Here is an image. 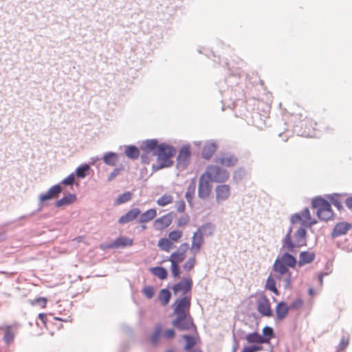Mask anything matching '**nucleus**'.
<instances>
[{"label": "nucleus", "instance_id": "nucleus-1", "mask_svg": "<svg viewBox=\"0 0 352 352\" xmlns=\"http://www.w3.org/2000/svg\"><path fill=\"white\" fill-rule=\"evenodd\" d=\"M217 58L218 60L214 59V61L221 64L226 72L224 78L217 83L221 96V110H232L237 102L243 101L245 98V83L242 79L244 63L239 58L236 61L232 60L229 62L227 60L221 61L219 56Z\"/></svg>", "mask_w": 352, "mask_h": 352}, {"label": "nucleus", "instance_id": "nucleus-2", "mask_svg": "<svg viewBox=\"0 0 352 352\" xmlns=\"http://www.w3.org/2000/svg\"><path fill=\"white\" fill-rule=\"evenodd\" d=\"M284 239L281 240V248L284 250L283 254H279L275 259L272 265V272L274 273H279L280 275H285L292 272L290 269H295L297 266V258L293 255V253H296L297 249L299 248H290L284 245Z\"/></svg>", "mask_w": 352, "mask_h": 352}, {"label": "nucleus", "instance_id": "nucleus-3", "mask_svg": "<svg viewBox=\"0 0 352 352\" xmlns=\"http://www.w3.org/2000/svg\"><path fill=\"white\" fill-rule=\"evenodd\" d=\"M289 123L293 128V132L298 136L316 137L318 135L316 132L318 122L302 113L292 114Z\"/></svg>", "mask_w": 352, "mask_h": 352}, {"label": "nucleus", "instance_id": "nucleus-4", "mask_svg": "<svg viewBox=\"0 0 352 352\" xmlns=\"http://www.w3.org/2000/svg\"><path fill=\"white\" fill-rule=\"evenodd\" d=\"M300 223V226L293 234L294 240L292 239L293 227L290 226L288 228L287 231L285 236L283 237L285 241L284 245L285 247L287 246L292 249L293 248H302L304 246H307V228H309L308 221L305 219H302Z\"/></svg>", "mask_w": 352, "mask_h": 352}, {"label": "nucleus", "instance_id": "nucleus-5", "mask_svg": "<svg viewBox=\"0 0 352 352\" xmlns=\"http://www.w3.org/2000/svg\"><path fill=\"white\" fill-rule=\"evenodd\" d=\"M175 154L176 148L174 146L166 142H161L155 155L158 164H153V170L157 171L164 168L173 166L174 164L173 158L175 157Z\"/></svg>", "mask_w": 352, "mask_h": 352}, {"label": "nucleus", "instance_id": "nucleus-6", "mask_svg": "<svg viewBox=\"0 0 352 352\" xmlns=\"http://www.w3.org/2000/svg\"><path fill=\"white\" fill-rule=\"evenodd\" d=\"M311 207L317 210L316 214L319 219L328 221L333 219L334 213L331 203L322 196L312 199Z\"/></svg>", "mask_w": 352, "mask_h": 352}, {"label": "nucleus", "instance_id": "nucleus-7", "mask_svg": "<svg viewBox=\"0 0 352 352\" xmlns=\"http://www.w3.org/2000/svg\"><path fill=\"white\" fill-rule=\"evenodd\" d=\"M62 192L63 186L58 184L53 185L45 192L40 194L38 197L39 204L38 209L29 214L19 217L18 220L34 216L36 212L41 211L43 209V205L45 201L58 198Z\"/></svg>", "mask_w": 352, "mask_h": 352}, {"label": "nucleus", "instance_id": "nucleus-8", "mask_svg": "<svg viewBox=\"0 0 352 352\" xmlns=\"http://www.w3.org/2000/svg\"><path fill=\"white\" fill-rule=\"evenodd\" d=\"M203 175L211 182L221 184L225 183L230 177L229 172L226 169L217 165L208 166Z\"/></svg>", "mask_w": 352, "mask_h": 352}, {"label": "nucleus", "instance_id": "nucleus-9", "mask_svg": "<svg viewBox=\"0 0 352 352\" xmlns=\"http://www.w3.org/2000/svg\"><path fill=\"white\" fill-rule=\"evenodd\" d=\"M191 305V296H182L172 305L175 315H189Z\"/></svg>", "mask_w": 352, "mask_h": 352}, {"label": "nucleus", "instance_id": "nucleus-10", "mask_svg": "<svg viewBox=\"0 0 352 352\" xmlns=\"http://www.w3.org/2000/svg\"><path fill=\"white\" fill-rule=\"evenodd\" d=\"M191 158V147L189 144H184L179 150L176 157V166L180 170L188 168Z\"/></svg>", "mask_w": 352, "mask_h": 352}, {"label": "nucleus", "instance_id": "nucleus-11", "mask_svg": "<svg viewBox=\"0 0 352 352\" xmlns=\"http://www.w3.org/2000/svg\"><path fill=\"white\" fill-rule=\"evenodd\" d=\"M176 318L173 320L172 325L179 331H189L192 329H196L192 316L189 315H175Z\"/></svg>", "mask_w": 352, "mask_h": 352}, {"label": "nucleus", "instance_id": "nucleus-12", "mask_svg": "<svg viewBox=\"0 0 352 352\" xmlns=\"http://www.w3.org/2000/svg\"><path fill=\"white\" fill-rule=\"evenodd\" d=\"M192 285L193 282L190 277H183L180 281L175 283L171 288L175 295L182 292V296H188L187 294L191 292Z\"/></svg>", "mask_w": 352, "mask_h": 352}, {"label": "nucleus", "instance_id": "nucleus-13", "mask_svg": "<svg viewBox=\"0 0 352 352\" xmlns=\"http://www.w3.org/2000/svg\"><path fill=\"white\" fill-rule=\"evenodd\" d=\"M257 311L262 316L270 318L274 315L270 300L265 294L261 295L257 300Z\"/></svg>", "mask_w": 352, "mask_h": 352}, {"label": "nucleus", "instance_id": "nucleus-14", "mask_svg": "<svg viewBox=\"0 0 352 352\" xmlns=\"http://www.w3.org/2000/svg\"><path fill=\"white\" fill-rule=\"evenodd\" d=\"M211 181L203 174L200 176L198 185V197L201 199H206L209 197L212 185L210 184Z\"/></svg>", "mask_w": 352, "mask_h": 352}, {"label": "nucleus", "instance_id": "nucleus-15", "mask_svg": "<svg viewBox=\"0 0 352 352\" xmlns=\"http://www.w3.org/2000/svg\"><path fill=\"white\" fill-rule=\"evenodd\" d=\"M160 142L157 139H147L142 141L140 146V150L146 153H151L153 156H155L160 147Z\"/></svg>", "mask_w": 352, "mask_h": 352}, {"label": "nucleus", "instance_id": "nucleus-16", "mask_svg": "<svg viewBox=\"0 0 352 352\" xmlns=\"http://www.w3.org/2000/svg\"><path fill=\"white\" fill-rule=\"evenodd\" d=\"M173 212H168L157 219L153 222V227L156 230H162L168 227L173 221Z\"/></svg>", "mask_w": 352, "mask_h": 352}, {"label": "nucleus", "instance_id": "nucleus-17", "mask_svg": "<svg viewBox=\"0 0 352 352\" xmlns=\"http://www.w3.org/2000/svg\"><path fill=\"white\" fill-rule=\"evenodd\" d=\"M352 228V223L342 221L336 223L331 233L332 239L337 238L340 236L346 234V232Z\"/></svg>", "mask_w": 352, "mask_h": 352}, {"label": "nucleus", "instance_id": "nucleus-18", "mask_svg": "<svg viewBox=\"0 0 352 352\" xmlns=\"http://www.w3.org/2000/svg\"><path fill=\"white\" fill-rule=\"evenodd\" d=\"M289 311V307L286 302L283 300L278 302L275 307V320L279 322L285 319Z\"/></svg>", "mask_w": 352, "mask_h": 352}, {"label": "nucleus", "instance_id": "nucleus-19", "mask_svg": "<svg viewBox=\"0 0 352 352\" xmlns=\"http://www.w3.org/2000/svg\"><path fill=\"white\" fill-rule=\"evenodd\" d=\"M141 214V210L138 208H133L129 210L127 212H126L124 215L121 216L118 220V223L120 225H124L130 221H132L138 218V217Z\"/></svg>", "mask_w": 352, "mask_h": 352}, {"label": "nucleus", "instance_id": "nucleus-20", "mask_svg": "<svg viewBox=\"0 0 352 352\" xmlns=\"http://www.w3.org/2000/svg\"><path fill=\"white\" fill-rule=\"evenodd\" d=\"M204 243V233L200 231V229H197L194 233L192 237V247L191 250L195 254L198 252L203 243Z\"/></svg>", "mask_w": 352, "mask_h": 352}, {"label": "nucleus", "instance_id": "nucleus-21", "mask_svg": "<svg viewBox=\"0 0 352 352\" xmlns=\"http://www.w3.org/2000/svg\"><path fill=\"white\" fill-rule=\"evenodd\" d=\"M215 192L217 202L227 200L230 196V186L228 184L218 185L215 188Z\"/></svg>", "mask_w": 352, "mask_h": 352}, {"label": "nucleus", "instance_id": "nucleus-22", "mask_svg": "<svg viewBox=\"0 0 352 352\" xmlns=\"http://www.w3.org/2000/svg\"><path fill=\"white\" fill-rule=\"evenodd\" d=\"M217 144L213 140L207 141L202 149L201 156L204 159L210 160L217 149Z\"/></svg>", "mask_w": 352, "mask_h": 352}, {"label": "nucleus", "instance_id": "nucleus-23", "mask_svg": "<svg viewBox=\"0 0 352 352\" xmlns=\"http://www.w3.org/2000/svg\"><path fill=\"white\" fill-rule=\"evenodd\" d=\"M316 258V254L314 252L302 251L299 254V259L297 260V265L302 267L306 264L312 263Z\"/></svg>", "mask_w": 352, "mask_h": 352}, {"label": "nucleus", "instance_id": "nucleus-24", "mask_svg": "<svg viewBox=\"0 0 352 352\" xmlns=\"http://www.w3.org/2000/svg\"><path fill=\"white\" fill-rule=\"evenodd\" d=\"M196 189V180L195 178H192L185 193V197L188 204V206L192 208L194 207L193 198L195 196Z\"/></svg>", "mask_w": 352, "mask_h": 352}, {"label": "nucleus", "instance_id": "nucleus-25", "mask_svg": "<svg viewBox=\"0 0 352 352\" xmlns=\"http://www.w3.org/2000/svg\"><path fill=\"white\" fill-rule=\"evenodd\" d=\"M91 171L89 164L84 163L77 166L74 173L78 179H82L89 176Z\"/></svg>", "mask_w": 352, "mask_h": 352}, {"label": "nucleus", "instance_id": "nucleus-26", "mask_svg": "<svg viewBox=\"0 0 352 352\" xmlns=\"http://www.w3.org/2000/svg\"><path fill=\"white\" fill-rule=\"evenodd\" d=\"M77 199V196L74 193H67V195H64L60 199H58L55 201L54 206L56 208H60L65 206H69L73 204Z\"/></svg>", "mask_w": 352, "mask_h": 352}, {"label": "nucleus", "instance_id": "nucleus-27", "mask_svg": "<svg viewBox=\"0 0 352 352\" xmlns=\"http://www.w3.org/2000/svg\"><path fill=\"white\" fill-rule=\"evenodd\" d=\"M217 162L222 166L232 167L238 163L239 159L234 154H227L226 156L221 157Z\"/></svg>", "mask_w": 352, "mask_h": 352}, {"label": "nucleus", "instance_id": "nucleus-28", "mask_svg": "<svg viewBox=\"0 0 352 352\" xmlns=\"http://www.w3.org/2000/svg\"><path fill=\"white\" fill-rule=\"evenodd\" d=\"M274 329L270 326H265L262 329L261 340L262 344H269L270 340L275 337Z\"/></svg>", "mask_w": 352, "mask_h": 352}, {"label": "nucleus", "instance_id": "nucleus-29", "mask_svg": "<svg viewBox=\"0 0 352 352\" xmlns=\"http://www.w3.org/2000/svg\"><path fill=\"white\" fill-rule=\"evenodd\" d=\"M118 154L113 151L106 152L102 157L103 162L109 166H116L118 161Z\"/></svg>", "mask_w": 352, "mask_h": 352}, {"label": "nucleus", "instance_id": "nucleus-30", "mask_svg": "<svg viewBox=\"0 0 352 352\" xmlns=\"http://www.w3.org/2000/svg\"><path fill=\"white\" fill-rule=\"evenodd\" d=\"M140 215V217L138 220V223H145L151 221L157 216V210L150 208Z\"/></svg>", "mask_w": 352, "mask_h": 352}, {"label": "nucleus", "instance_id": "nucleus-31", "mask_svg": "<svg viewBox=\"0 0 352 352\" xmlns=\"http://www.w3.org/2000/svg\"><path fill=\"white\" fill-rule=\"evenodd\" d=\"M140 149L138 146L133 144L126 146L124 150L125 155L132 160H137L140 156Z\"/></svg>", "mask_w": 352, "mask_h": 352}, {"label": "nucleus", "instance_id": "nucleus-32", "mask_svg": "<svg viewBox=\"0 0 352 352\" xmlns=\"http://www.w3.org/2000/svg\"><path fill=\"white\" fill-rule=\"evenodd\" d=\"M280 125H283V127L276 131L278 137L281 138L283 142H287L289 138L292 135V133L289 132L288 127L291 126L290 123L287 124L286 121H281Z\"/></svg>", "mask_w": 352, "mask_h": 352}, {"label": "nucleus", "instance_id": "nucleus-33", "mask_svg": "<svg viewBox=\"0 0 352 352\" xmlns=\"http://www.w3.org/2000/svg\"><path fill=\"white\" fill-rule=\"evenodd\" d=\"M149 271L152 274L157 276L160 280L166 279L168 275L167 270L162 266H155L151 267Z\"/></svg>", "mask_w": 352, "mask_h": 352}, {"label": "nucleus", "instance_id": "nucleus-34", "mask_svg": "<svg viewBox=\"0 0 352 352\" xmlns=\"http://www.w3.org/2000/svg\"><path fill=\"white\" fill-rule=\"evenodd\" d=\"M116 249L124 248L128 246H131L133 243V239L128 238L124 236L117 237L114 240Z\"/></svg>", "mask_w": 352, "mask_h": 352}, {"label": "nucleus", "instance_id": "nucleus-35", "mask_svg": "<svg viewBox=\"0 0 352 352\" xmlns=\"http://www.w3.org/2000/svg\"><path fill=\"white\" fill-rule=\"evenodd\" d=\"M265 288L274 294L276 296L280 295V292L276 287V280L273 278L272 273H270L268 276L266 280Z\"/></svg>", "mask_w": 352, "mask_h": 352}, {"label": "nucleus", "instance_id": "nucleus-36", "mask_svg": "<svg viewBox=\"0 0 352 352\" xmlns=\"http://www.w3.org/2000/svg\"><path fill=\"white\" fill-rule=\"evenodd\" d=\"M337 246L346 252H352V234L349 235L344 240L338 241Z\"/></svg>", "mask_w": 352, "mask_h": 352}, {"label": "nucleus", "instance_id": "nucleus-37", "mask_svg": "<svg viewBox=\"0 0 352 352\" xmlns=\"http://www.w3.org/2000/svg\"><path fill=\"white\" fill-rule=\"evenodd\" d=\"M171 298V292L168 288L162 289L158 295V298L161 302L162 306H166L168 304Z\"/></svg>", "mask_w": 352, "mask_h": 352}, {"label": "nucleus", "instance_id": "nucleus-38", "mask_svg": "<svg viewBox=\"0 0 352 352\" xmlns=\"http://www.w3.org/2000/svg\"><path fill=\"white\" fill-rule=\"evenodd\" d=\"M133 196V192L131 191H126L118 196L116 199L114 201L113 205L116 206L126 203L132 199Z\"/></svg>", "mask_w": 352, "mask_h": 352}, {"label": "nucleus", "instance_id": "nucleus-39", "mask_svg": "<svg viewBox=\"0 0 352 352\" xmlns=\"http://www.w3.org/2000/svg\"><path fill=\"white\" fill-rule=\"evenodd\" d=\"M341 196L339 193H333L327 195V198L329 199L331 205H333L338 210L343 209V206L339 197Z\"/></svg>", "mask_w": 352, "mask_h": 352}, {"label": "nucleus", "instance_id": "nucleus-40", "mask_svg": "<svg viewBox=\"0 0 352 352\" xmlns=\"http://www.w3.org/2000/svg\"><path fill=\"white\" fill-rule=\"evenodd\" d=\"M75 177H76L74 175V173H71L69 175H68L66 177H65L63 179H62L58 184H60V186H69L72 188L74 185H76V186H79V182L75 180Z\"/></svg>", "mask_w": 352, "mask_h": 352}, {"label": "nucleus", "instance_id": "nucleus-41", "mask_svg": "<svg viewBox=\"0 0 352 352\" xmlns=\"http://www.w3.org/2000/svg\"><path fill=\"white\" fill-rule=\"evenodd\" d=\"M4 329V327L0 326V330ZM14 339V333L12 331L11 326L7 325L5 327V333L3 336V342L9 344L12 342H13Z\"/></svg>", "mask_w": 352, "mask_h": 352}, {"label": "nucleus", "instance_id": "nucleus-42", "mask_svg": "<svg viewBox=\"0 0 352 352\" xmlns=\"http://www.w3.org/2000/svg\"><path fill=\"white\" fill-rule=\"evenodd\" d=\"M245 339L248 341V343L262 344L261 340V334L256 331L246 334L245 336Z\"/></svg>", "mask_w": 352, "mask_h": 352}, {"label": "nucleus", "instance_id": "nucleus-43", "mask_svg": "<svg viewBox=\"0 0 352 352\" xmlns=\"http://www.w3.org/2000/svg\"><path fill=\"white\" fill-rule=\"evenodd\" d=\"M198 229H200V231L203 232L204 235L210 236L214 232L215 226L212 223L207 222L199 227Z\"/></svg>", "mask_w": 352, "mask_h": 352}, {"label": "nucleus", "instance_id": "nucleus-44", "mask_svg": "<svg viewBox=\"0 0 352 352\" xmlns=\"http://www.w3.org/2000/svg\"><path fill=\"white\" fill-rule=\"evenodd\" d=\"M246 171L244 168L239 167L236 169L232 174V180L239 184L245 177Z\"/></svg>", "mask_w": 352, "mask_h": 352}, {"label": "nucleus", "instance_id": "nucleus-45", "mask_svg": "<svg viewBox=\"0 0 352 352\" xmlns=\"http://www.w3.org/2000/svg\"><path fill=\"white\" fill-rule=\"evenodd\" d=\"M157 245L160 250L166 252H169L171 248L173 247V243L168 239L164 237L161 238L158 241Z\"/></svg>", "mask_w": 352, "mask_h": 352}, {"label": "nucleus", "instance_id": "nucleus-46", "mask_svg": "<svg viewBox=\"0 0 352 352\" xmlns=\"http://www.w3.org/2000/svg\"><path fill=\"white\" fill-rule=\"evenodd\" d=\"M185 341L184 349L186 351L191 349L196 344L195 338L190 334H185L182 336Z\"/></svg>", "mask_w": 352, "mask_h": 352}, {"label": "nucleus", "instance_id": "nucleus-47", "mask_svg": "<svg viewBox=\"0 0 352 352\" xmlns=\"http://www.w3.org/2000/svg\"><path fill=\"white\" fill-rule=\"evenodd\" d=\"M162 326L160 324H157L155 327L154 331L152 333V334L151 336V342L152 344L155 345L158 342L159 339L162 334Z\"/></svg>", "mask_w": 352, "mask_h": 352}, {"label": "nucleus", "instance_id": "nucleus-48", "mask_svg": "<svg viewBox=\"0 0 352 352\" xmlns=\"http://www.w3.org/2000/svg\"><path fill=\"white\" fill-rule=\"evenodd\" d=\"M184 258L185 256L182 255L179 250H176L173 252L169 257L167 258V260L170 261L171 263H176L178 265V263L183 261Z\"/></svg>", "mask_w": 352, "mask_h": 352}, {"label": "nucleus", "instance_id": "nucleus-49", "mask_svg": "<svg viewBox=\"0 0 352 352\" xmlns=\"http://www.w3.org/2000/svg\"><path fill=\"white\" fill-rule=\"evenodd\" d=\"M173 200V197L172 195L164 194L157 200V204L160 206H166L172 203Z\"/></svg>", "mask_w": 352, "mask_h": 352}, {"label": "nucleus", "instance_id": "nucleus-50", "mask_svg": "<svg viewBox=\"0 0 352 352\" xmlns=\"http://www.w3.org/2000/svg\"><path fill=\"white\" fill-rule=\"evenodd\" d=\"M170 270L171 272L172 276L174 279H179L182 274V270L179 265L176 263H171Z\"/></svg>", "mask_w": 352, "mask_h": 352}, {"label": "nucleus", "instance_id": "nucleus-51", "mask_svg": "<svg viewBox=\"0 0 352 352\" xmlns=\"http://www.w3.org/2000/svg\"><path fill=\"white\" fill-rule=\"evenodd\" d=\"M334 130L335 129L333 127L329 125H325L324 123L322 122L318 123V126L316 128V132L319 131L326 133H333Z\"/></svg>", "mask_w": 352, "mask_h": 352}, {"label": "nucleus", "instance_id": "nucleus-52", "mask_svg": "<svg viewBox=\"0 0 352 352\" xmlns=\"http://www.w3.org/2000/svg\"><path fill=\"white\" fill-rule=\"evenodd\" d=\"M30 304L35 306H40L41 308H44L46 306L47 299L45 297H38L34 300H30Z\"/></svg>", "mask_w": 352, "mask_h": 352}, {"label": "nucleus", "instance_id": "nucleus-53", "mask_svg": "<svg viewBox=\"0 0 352 352\" xmlns=\"http://www.w3.org/2000/svg\"><path fill=\"white\" fill-rule=\"evenodd\" d=\"M182 236V231L179 230H174L168 233V239L170 241H177Z\"/></svg>", "mask_w": 352, "mask_h": 352}, {"label": "nucleus", "instance_id": "nucleus-54", "mask_svg": "<svg viewBox=\"0 0 352 352\" xmlns=\"http://www.w3.org/2000/svg\"><path fill=\"white\" fill-rule=\"evenodd\" d=\"M142 292L148 299H151L155 294V289L151 285L144 287Z\"/></svg>", "mask_w": 352, "mask_h": 352}, {"label": "nucleus", "instance_id": "nucleus-55", "mask_svg": "<svg viewBox=\"0 0 352 352\" xmlns=\"http://www.w3.org/2000/svg\"><path fill=\"white\" fill-rule=\"evenodd\" d=\"M197 51L199 53L203 54L208 58H211L212 56L214 58L217 57L214 52L212 50L208 49V48H206L204 47H199L197 49Z\"/></svg>", "mask_w": 352, "mask_h": 352}, {"label": "nucleus", "instance_id": "nucleus-56", "mask_svg": "<svg viewBox=\"0 0 352 352\" xmlns=\"http://www.w3.org/2000/svg\"><path fill=\"white\" fill-rule=\"evenodd\" d=\"M303 305V300L301 298H297L294 300H293L288 307L289 309H298L300 308Z\"/></svg>", "mask_w": 352, "mask_h": 352}, {"label": "nucleus", "instance_id": "nucleus-57", "mask_svg": "<svg viewBox=\"0 0 352 352\" xmlns=\"http://www.w3.org/2000/svg\"><path fill=\"white\" fill-rule=\"evenodd\" d=\"M292 273L289 272L288 274H285V277L283 278L284 288L285 289L292 288Z\"/></svg>", "mask_w": 352, "mask_h": 352}, {"label": "nucleus", "instance_id": "nucleus-58", "mask_svg": "<svg viewBox=\"0 0 352 352\" xmlns=\"http://www.w3.org/2000/svg\"><path fill=\"white\" fill-rule=\"evenodd\" d=\"M124 170V167L122 165H120L119 167H117L113 170V171L109 174L107 178L108 182H111L113 180L117 175H118L121 171Z\"/></svg>", "mask_w": 352, "mask_h": 352}, {"label": "nucleus", "instance_id": "nucleus-59", "mask_svg": "<svg viewBox=\"0 0 352 352\" xmlns=\"http://www.w3.org/2000/svg\"><path fill=\"white\" fill-rule=\"evenodd\" d=\"M196 259L195 257L190 258L188 261L185 262V263L183 265V267L185 270L190 271L191 269L193 268L194 265H195Z\"/></svg>", "mask_w": 352, "mask_h": 352}, {"label": "nucleus", "instance_id": "nucleus-60", "mask_svg": "<svg viewBox=\"0 0 352 352\" xmlns=\"http://www.w3.org/2000/svg\"><path fill=\"white\" fill-rule=\"evenodd\" d=\"M349 341L348 338H346L344 336H342L340 342L338 346V351L340 352L344 350L349 345Z\"/></svg>", "mask_w": 352, "mask_h": 352}, {"label": "nucleus", "instance_id": "nucleus-61", "mask_svg": "<svg viewBox=\"0 0 352 352\" xmlns=\"http://www.w3.org/2000/svg\"><path fill=\"white\" fill-rule=\"evenodd\" d=\"M302 214L300 212L294 213L290 217V223L291 226L296 224L298 222H300L302 221Z\"/></svg>", "mask_w": 352, "mask_h": 352}, {"label": "nucleus", "instance_id": "nucleus-62", "mask_svg": "<svg viewBox=\"0 0 352 352\" xmlns=\"http://www.w3.org/2000/svg\"><path fill=\"white\" fill-rule=\"evenodd\" d=\"M175 206L177 207V210L179 212H184L186 210V203L183 199H179V201H177L175 203Z\"/></svg>", "mask_w": 352, "mask_h": 352}, {"label": "nucleus", "instance_id": "nucleus-63", "mask_svg": "<svg viewBox=\"0 0 352 352\" xmlns=\"http://www.w3.org/2000/svg\"><path fill=\"white\" fill-rule=\"evenodd\" d=\"M189 216L186 214L185 216H182L177 219V226L182 227L188 223L189 221Z\"/></svg>", "mask_w": 352, "mask_h": 352}, {"label": "nucleus", "instance_id": "nucleus-64", "mask_svg": "<svg viewBox=\"0 0 352 352\" xmlns=\"http://www.w3.org/2000/svg\"><path fill=\"white\" fill-rule=\"evenodd\" d=\"M164 337L166 339H173L175 336V331L173 329H167L164 332Z\"/></svg>", "mask_w": 352, "mask_h": 352}]
</instances>
